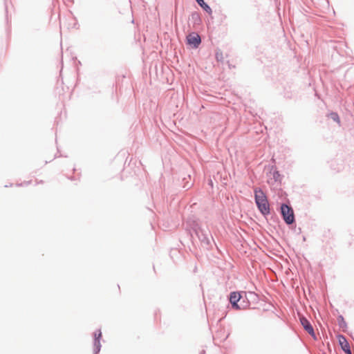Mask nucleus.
Segmentation results:
<instances>
[{"label":"nucleus","mask_w":354,"mask_h":354,"mask_svg":"<svg viewBox=\"0 0 354 354\" xmlns=\"http://www.w3.org/2000/svg\"><path fill=\"white\" fill-rule=\"evenodd\" d=\"M256 296L257 295L252 292L232 291L230 293L227 298L233 309L242 310L250 306L249 297Z\"/></svg>","instance_id":"f257e3e1"},{"label":"nucleus","mask_w":354,"mask_h":354,"mask_svg":"<svg viewBox=\"0 0 354 354\" xmlns=\"http://www.w3.org/2000/svg\"><path fill=\"white\" fill-rule=\"evenodd\" d=\"M254 202L259 212L267 218L270 214V207L266 194L260 187H257L254 190Z\"/></svg>","instance_id":"f03ea898"},{"label":"nucleus","mask_w":354,"mask_h":354,"mask_svg":"<svg viewBox=\"0 0 354 354\" xmlns=\"http://www.w3.org/2000/svg\"><path fill=\"white\" fill-rule=\"evenodd\" d=\"M280 214L284 223L292 228V226L296 227L295 215L292 207L286 203H281Z\"/></svg>","instance_id":"7ed1b4c3"},{"label":"nucleus","mask_w":354,"mask_h":354,"mask_svg":"<svg viewBox=\"0 0 354 354\" xmlns=\"http://www.w3.org/2000/svg\"><path fill=\"white\" fill-rule=\"evenodd\" d=\"M195 235L198 237L203 247L207 249L212 248V241H214V239L209 229L201 228Z\"/></svg>","instance_id":"20e7f679"},{"label":"nucleus","mask_w":354,"mask_h":354,"mask_svg":"<svg viewBox=\"0 0 354 354\" xmlns=\"http://www.w3.org/2000/svg\"><path fill=\"white\" fill-rule=\"evenodd\" d=\"M201 226L198 219L189 218L185 224V229L189 237V239L193 242L194 234H195L197 232L201 229Z\"/></svg>","instance_id":"39448f33"},{"label":"nucleus","mask_w":354,"mask_h":354,"mask_svg":"<svg viewBox=\"0 0 354 354\" xmlns=\"http://www.w3.org/2000/svg\"><path fill=\"white\" fill-rule=\"evenodd\" d=\"M201 41V36L196 32H192L186 36V44L193 49L198 48Z\"/></svg>","instance_id":"423d86ee"},{"label":"nucleus","mask_w":354,"mask_h":354,"mask_svg":"<svg viewBox=\"0 0 354 354\" xmlns=\"http://www.w3.org/2000/svg\"><path fill=\"white\" fill-rule=\"evenodd\" d=\"M102 338V332L100 329H97L93 333V354H99L102 345L100 339Z\"/></svg>","instance_id":"0eeeda50"},{"label":"nucleus","mask_w":354,"mask_h":354,"mask_svg":"<svg viewBox=\"0 0 354 354\" xmlns=\"http://www.w3.org/2000/svg\"><path fill=\"white\" fill-rule=\"evenodd\" d=\"M337 338L339 341V344L342 350L345 353V354H352L350 344L346 337L344 335L338 334L337 335Z\"/></svg>","instance_id":"6e6552de"},{"label":"nucleus","mask_w":354,"mask_h":354,"mask_svg":"<svg viewBox=\"0 0 354 354\" xmlns=\"http://www.w3.org/2000/svg\"><path fill=\"white\" fill-rule=\"evenodd\" d=\"M270 173L272 174L274 183L281 182L283 176L280 174L275 165L270 166Z\"/></svg>","instance_id":"1a4fd4ad"},{"label":"nucleus","mask_w":354,"mask_h":354,"mask_svg":"<svg viewBox=\"0 0 354 354\" xmlns=\"http://www.w3.org/2000/svg\"><path fill=\"white\" fill-rule=\"evenodd\" d=\"M299 317L301 325L306 332L310 330V329L313 328L310 322L304 315H299Z\"/></svg>","instance_id":"9d476101"},{"label":"nucleus","mask_w":354,"mask_h":354,"mask_svg":"<svg viewBox=\"0 0 354 354\" xmlns=\"http://www.w3.org/2000/svg\"><path fill=\"white\" fill-rule=\"evenodd\" d=\"M198 5L209 15H212V10L211 7L204 0H195Z\"/></svg>","instance_id":"9b49d317"},{"label":"nucleus","mask_w":354,"mask_h":354,"mask_svg":"<svg viewBox=\"0 0 354 354\" xmlns=\"http://www.w3.org/2000/svg\"><path fill=\"white\" fill-rule=\"evenodd\" d=\"M337 323L339 328H342L344 332H345L347 329V323L342 315H338Z\"/></svg>","instance_id":"f8f14e48"},{"label":"nucleus","mask_w":354,"mask_h":354,"mask_svg":"<svg viewBox=\"0 0 354 354\" xmlns=\"http://www.w3.org/2000/svg\"><path fill=\"white\" fill-rule=\"evenodd\" d=\"M191 21L194 25H199L201 24V18L197 12H194L191 15Z\"/></svg>","instance_id":"ddd939ff"},{"label":"nucleus","mask_w":354,"mask_h":354,"mask_svg":"<svg viewBox=\"0 0 354 354\" xmlns=\"http://www.w3.org/2000/svg\"><path fill=\"white\" fill-rule=\"evenodd\" d=\"M327 117L340 125V118L337 112L331 111L327 115Z\"/></svg>","instance_id":"4468645a"},{"label":"nucleus","mask_w":354,"mask_h":354,"mask_svg":"<svg viewBox=\"0 0 354 354\" xmlns=\"http://www.w3.org/2000/svg\"><path fill=\"white\" fill-rule=\"evenodd\" d=\"M215 58L217 62H223V52L220 49H217L216 50Z\"/></svg>","instance_id":"2eb2a0df"},{"label":"nucleus","mask_w":354,"mask_h":354,"mask_svg":"<svg viewBox=\"0 0 354 354\" xmlns=\"http://www.w3.org/2000/svg\"><path fill=\"white\" fill-rule=\"evenodd\" d=\"M7 0H4V4H5V11H6V20L7 24L9 23V16H8V6L6 3Z\"/></svg>","instance_id":"dca6fc26"},{"label":"nucleus","mask_w":354,"mask_h":354,"mask_svg":"<svg viewBox=\"0 0 354 354\" xmlns=\"http://www.w3.org/2000/svg\"><path fill=\"white\" fill-rule=\"evenodd\" d=\"M192 185H193V183H192L189 182V181H186V182L184 183V185H183V187L185 189L187 190V189H190V188L192 187Z\"/></svg>","instance_id":"f3484780"},{"label":"nucleus","mask_w":354,"mask_h":354,"mask_svg":"<svg viewBox=\"0 0 354 354\" xmlns=\"http://www.w3.org/2000/svg\"><path fill=\"white\" fill-rule=\"evenodd\" d=\"M284 97L287 99H291L293 97V93L290 91H285Z\"/></svg>","instance_id":"a211bd4d"},{"label":"nucleus","mask_w":354,"mask_h":354,"mask_svg":"<svg viewBox=\"0 0 354 354\" xmlns=\"http://www.w3.org/2000/svg\"><path fill=\"white\" fill-rule=\"evenodd\" d=\"M30 183H31V180L24 181L23 183H17V187L28 186V185H29Z\"/></svg>","instance_id":"6ab92c4d"},{"label":"nucleus","mask_w":354,"mask_h":354,"mask_svg":"<svg viewBox=\"0 0 354 354\" xmlns=\"http://www.w3.org/2000/svg\"><path fill=\"white\" fill-rule=\"evenodd\" d=\"M314 339H317V336H316V334H315V332L314 330V328H313L312 329H310V330H308L307 332Z\"/></svg>","instance_id":"aec40b11"},{"label":"nucleus","mask_w":354,"mask_h":354,"mask_svg":"<svg viewBox=\"0 0 354 354\" xmlns=\"http://www.w3.org/2000/svg\"><path fill=\"white\" fill-rule=\"evenodd\" d=\"M291 230H294L295 232L297 233H301V230L300 227L298 228V230H296V228L295 229V227L292 226V228H290Z\"/></svg>","instance_id":"412c9836"},{"label":"nucleus","mask_w":354,"mask_h":354,"mask_svg":"<svg viewBox=\"0 0 354 354\" xmlns=\"http://www.w3.org/2000/svg\"><path fill=\"white\" fill-rule=\"evenodd\" d=\"M208 185H210V186H213V182L212 180H209V182H208Z\"/></svg>","instance_id":"4be33fe9"},{"label":"nucleus","mask_w":354,"mask_h":354,"mask_svg":"<svg viewBox=\"0 0 354 354\" xmlns=\"http://www.w3.org/2000/svg\"><path fill=\"white\" fill-rule=\"evenodd\" d=\"M241 301H247V299H245V295H243V299H241Z\"/></svg>","instance_id":"5701e85b"},{"label":"nucleus","mask_w":354,"mask_h":354,"mask_svg":"<svg viewBox=\"0 0 354 354\" xmlns=\"http://www.w3.org/2000/svg\"><path fill=\"white\" fill-rule=\"evenodd\" d=\"M12 184L6 185L5 187H12Z\"/></svg>","instance_id":"b1692460"},{"label":"nucleus","mask_w":354,"mask_h":354,"mask_svg":"<svg viewBox=\"0 0 354 354\" xmlns=\"http://www.w3.org/2000/svg\"><path fill=\"white\" fill-rule=\"evenodd\" d=\"M205 351H201V354L204 353Z\"/></svg>","instance_id":"393cba45"},{"label":"nucleus","mask_w":354,"mask_h":354,"mask_svg":"<svg viewBox=\"0 0 354 354\" xmlns=\"http://www.w3.org/2000/svg\"><path fill=\"white\" fill-rule=\"evenodd\" d=\"M322 354H326V353L324 352Z\"/></svg>","instance_id":"a878e982"}]
</instances>
